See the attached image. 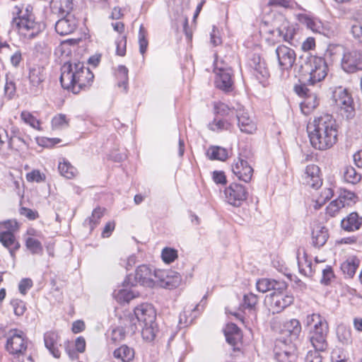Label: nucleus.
Segmentation results:
<instances>
[{"label":"nucleus","instance_id":"obj_26","mask_svg":"<svg viewBox=\"0 0 362 362\" xmlns=\"http://www.w3.org/2000/svg\"><path fill=\"white\" fill-rule=\"evenodd\" d=\"M52 13L62 16H67L73 9V0H52Z\"/></svg>","mask_w":362,"mask_h":362},{"label":"nucleus","instance_id":"obj_51","mask_svg":"<svg viewBox=\"0 0 362 362\" xmlns=\"http://www.w3.org/2000/svg\"><path fill=\"white\" fill-rule=\"evenodd\" d=\"M252 62L254 69L258 73H259L263 77H267L269 76L268 70L264 67V64L261 62V59L259 56H254Z\"/></svg>","mask_w":362,"mask_h":362},{"label":"nucleus","instance_id":"obj_52","mask_svg":"<svg viewBox=\"0 0 362 362\" xmlns=\"http://www.w3.org/2000/svg\"><path fill=\"white\" fill-rule=\"evenodd\" d=\"M103 213L100 208H96L93 210L91 217H90L88 220L86 221V223L88 221L90 230H93L94 227L98 225L99 220L103 216Z\"/></svg>","mask_w":362,"mask_h":362},{"label":"nucleus","instance_id":"obj_7","mask_svg":"<svg viewBox=\"0 0 362 362\" xmlns=\"http://www.w3.org/2000/svg\"><path fill=\"white\" fill-rule=\"evenodd\" d=\"M274 353L275 358L279 362H295L297 358L296 344L283 337L276 340Z\"/></svg>","mask_w":362,"mask_h":362},{"label":"nucleus","instance_id":"obj_61","mask_svg":"<svg viewBox=\"0 0 362 362\" xmlns=\"http://www.w3.org/2000/svg\"><path fill=\"white\" fill-rule=\"evenodd\" d=\"M332 362H344L346 361V356L343 351L337 349L332 351L331 354Z\"/></svg>","mask_w":362,"mask_h":362},{"label":"nucleus","instance_id":"obj_23","mask_svg":"<svg viewBox=\"0 0 362 362\" xmlns=\"http://www.w3.org/2000/svg\"><path fill=\"white\" fill-rule=\"evenodd\" d=\"M76 25L74 19L64 16L55 23V30L60 35H66L72 33Z\"/></svg>","mask_w":362,"mask_h":362},{"label":"nucleus","instance_id":"obj_40","mask_svg":"<svg viewBox=\"0 0 362 362\" xmlns=\"http://www.w3.org/2000/svg\"><path fill=\"white\" fill-rule=\"evenodd\" d=\"M16 87L13 79L8 75L6 76V83L4 86V94L8 99H12L16 94Z\"/></svg>","mask_w":362,"mask_h":362},{"label":"nucleus","instance_id":"obj_17","mask_svg":"<svg viewBox=\"0 0 362 362\" xmlns=\"http://www.w3.org/2000/svg\"><path fill=\"white\" fill-rule=\"evenodd\" d=\"M236 117L240 130L245 134H253L257 129L255 122L250 118L244 107H240L236 110Z\"/></svg>","mask_w":362,"mask_h":362},{"label":"nucleus","instance_id":"obj_57","mask_svg":"<svg viewBox=\"0 0 362 362\" xmlns=\"http://www.w3.org/2000/svg\"><path fill=\"white\" fill-rule=\"evenodd\" d=\"M347 48L341 45H329L327 49V54H329L330 57H334L336 54L343 56L344 50H346Z\"/></svg>","mask_w":362,"mask_h":362},{"label":"nucleus","instance_id":"obj_10","mask_svg":"<svg viewBox=\"0 0 362 362\" xmlns=\"http://www.w3.org/2000/svg\"><path fill=\"white\" fill-rule=\"evenodd\" d=\"M226 202L235 207H240L247 200V189L243 185L233 182L224 190Z\"/></svg>","mask_w":362,"mask_h":362},{"label":"nucleus","instance_id":"obj_60","mask_svg":"<svg viewBox=\"0 0 362 362\" xmlns=\"http://www.w3.org/2000/svg\"><path fill=\"white\" fill-rule=\"evenodd\" d=\"M351 32L353 37L362 43V25L359 23H356L352 25Z\"/></svg>","mask_w":362,"mask_h":362},{"label":"nucleus","instance_id":"obj_63","mask_svg":"<svg viewBox=\"0 0 362 362\" xmlns=\"http://www.w3.org/2000/svg\"><path fill=\"white\" fill-rule=\"evenodd\" d=\"M334 277V273L331 267H327L325 269L322 270V276L320 280L321 283L324 284H328Z\"/></svg>","mask_w":362,"mask_h":362},{"label":"nucleus","instance_id":"obj_14","mask_svg":"<svg viewBox=\"0 0 362 362\" xmlns=\"http://www.w3.org/2000/svg\"><path fill=\"white\" fill-rule=\"evenodd\" d=\"M266 300L272 313H279L293 303L294 297L292 294L279 291L273 292L267 296Z\"/></svg>","mask_w":362,"mask_h":362},{"label":"nucleus","instance_id":"obj_44","mask_svg":"<svg viewBox=\"0 0 362 362\" xmlns=\"http://www.w3.org/2000/svg\"><path fill=\"white\" fill-rule=\"evenodd\" d=\"M69 121L65 115L59 114L52 119V126L54 129H61L67 127Z\"/></svg>","mask_w":362,"mask_h":362},{"label":"nucleus","instance_id":"obj_5","mask_svg":"<svg viewBox=\"0 0 362 362\" xmlns=\"http://www.w3.org/2000/svg\"><path fill=\"white\" fill-rule=\"evenodd\" d=\"M252 156L253 154L250 149L241 148L238 158L234 159L231 165L233 173L238 180L245 182H249L253 175V169L249 163Z\"/></svg>","mask_w":362,"mask_h":362},{"label":"nucleus","instance_id":"obj_21","mask_svg":"<svg viewBox=\"0 0 362 362\" xmlns=\"http://www.w3.org/2000/svg\"><path fill=\"white\" fill-rule=\"evenodd\" d=\"M276 31L278 35L282 37L283 40L289 43L291 45H295L293 42L294 36L296 34L295 26L291 24L288 21L283 20L281 25L276 28Z\"/></svg>","mask_w":362,"mask_h":362},{"label":"nucleus","instance_id":"obj_11","mask_svg":"<svg viewBox=\"0 0 362 362\" xmlns=\"http://www.w3.org/2000/svg\"><path fill=\"white\" fill-rule=\"evenodd\" d=\"M332 100L334 105L340 108L341 114L345 115L347 119L354 115L353 100L346 90L339 88L333 92Z\"/></svg>","mask_w":362,"mask_h":362},{"label":"nucleus","instance_id":"obj_28","mask_svg":"<svg viewBox=\"0 0 362 362\" xmlns=\"http://www.w3.org/2000/svg\"><path fill=\"white\" fill-rule=\"evenodd\" d=\"M58 170L60 175L66 179H73L78 173L76 168L65 158L59 162Z\"/></svg>","mask_w":362,"mask_h":362},{"label":"nucleus","instance_id":"obj_1","mask_svg":"<svg viewBox=\"0 0 362 362\" xmlns=\"http://www.w3.org/2000/svg\"><path fill=\"white\" fill-rule=\"evenodd\" d=\"M313 130L309 132L311 145L315 148L324 151L336 144L338 127L336 120L329 114H322L313 120Z\"/></svg>","mask_w":362,"mask_h":362},{"label":"nucleus","instance_id":"obj_56","mask_svg":"<svg viewBox=\"0 0 362 362\" xmlns=\"http://www.w3.org/2000/svg\"><path fill=\"white\" fill-rule=\"evenodd\" d=\"M318 322L322 324V322H327L326 320L320 314L313 313L308 315L305 320V325L307 326L318 325Z\"/></svg>","mask_w":362,"mask_h":362},{"label":"nucleus","instance_id":"obj_36","mask_svg":"<svg viewBox=\"0 0 362 362\" xmlns=\"http://www.w3.org/2000/svg\"><path fill=\"white\" fill-rule=\"evenodd\" d=\"M126 337V332L124 327H117L111 331L108 336V341L112 344H117L122 341Z\"/></svg>","mask_w":362,"mask_h":362},{"label":"nucleus","instance_id":"obj_58","mask_svg":"<svg viewBox=\"0 0 362 362\" xmlns=\"http://www.w3.org/2000/svg\"><path fill=\"white\" fill-rule=\"evenodd\" d=\"M33 283L32 279L25 278L21 280L18 284V290L23 295H25L28 291L33 287Z\"/></svg>","mask_w":362,"mask_h":362},{"label":"nucleus","instance_id":"obj_47","mask_svg":"<svg viewBox=\"0 0 362 362\" xmlns=\"http://www.w3.org/2000/svg\"><path fill=\"white\" fill-rule=\"evenodd\" d=\"M356 195L354 192L346 190L341 189L337 199H341L344 206L346 205H350L351 203L355 202Z\"/></svg>","mask_w":362,"mask_h":362},{"label":"nucleus","instance_id":"obj_27","mask_svg":"<svg viewBox=\"0 0 362 362\" xmlns=\"http://www.w3.org/2000/svg\"><path fill=\"white\" fill-rule=\"evenodd\" d=\"M362 218L356 212L351 213L346 218L341 220V226L346 231H354L360 228Z\"/></svg>","mask_w":362,"mask_h":362},{"label":"nucleus","instance_id":"obj_15","mask_svg":"<svg viewBox=\"0 0 362 362\" xmlns=\"http://www.w3.org/2000/svg\"><path fill=\"white\" fill-rule=\"evenodd\" d=\"M214 71L216 86L226 92L230 91L233 86L232 70L230 68L216 67Z\"/></svg>","mask_w":362,"mask_h":362},{"label":"nucleus","instance_id":"obj_62","mask_svg":"<svg viewBox=\"0 0 362 362\" xmlns=\"http://www.w3.org/2000/svg\"><path fill=\"white\" fill-rule=\"evenodd\" d=\"M126 37H120L116 42L117 49L116 52L119 56H124L126 53Z\"/></svg>","mask_w":362,"mask_h":362},{"label":"nucleus","instance_id":"obj_29","mask_svg":"<svg viewBox=\"0 0 362 362\" xmlns=\"http://www.w3.org/2000/svg\"><path fill=\"white\" fill-rule=\"evenodd\" d=\"M45 79V73L44 67L35 66L30 69L29 80L33 86L37 87Z\"/></svg>","mask_w":362,"mask_h":362},{"label":"nucleus","instance_id":"obj_43","mask_svg":"<svg viewBox=\"0 0 362 362\" xmlns=\"http://www.w3.org/2000/svg\"><path fill=\"white\" fill-rule=\"evenodd\" d=\"M230 126V123L226 120L218 119H214L209 124V129L214 132L227 130Z\"/></svg>","mask_w":362,"mask_h":362},{"label":"nucleus","instance_id":"obj_25","mask_svg":"<svg viewBox=\"0 0 362 362\" xmlns=\"http://www.w3.org/2000/svg\"><path fill=\"white\" fill-rule=\"evenodd\" d=\"M300 332L301 325L300 322L296 319H292L286 322L284 325V329H282V333L285 336H288L289 337V339L288 340L291 341L292 342L293 340L298 338Z\"/></svg>","mask_w":362,"mask_h":362},{"label":"nucleus","instance_id":"obj_33","mask_svg":"<svg viewBox=\"0 0 362 362\" xmlns=\"http://www.w3.org/2000/svg\"><path fill=\"white\" fill-rule=\"evenodd\" d=\"M206 155L210 160L223 161L228 158V151L220 146H211L208 149Z\"/></svg>","mask_w":362,"mask_h":362},{"label":"nucleus","instance_id":"obj_45","mask_svg":"<svg viewBox=\"0 0 362 362\" xmlns=\"http://www.w3.org/2000/svg\"><path fill=\"white\" fill-rule=\"evenodd\" d=\"M337 337L339 340L344 344H348L351 342V331L345 327L341 326L337 328Z\"/></svg>","mask_w":362,"mask_h":362},{"label":"nucleus","instance_id":"obj_2","mask_svg":"<svg viewBox=\"0 0 362 362\" xmlns=\"http://www.w3.org/2000/svg\"><path fill=\"white\" fill-rule=\"evenodd\" d=\"M93 78V74L82 62H67L62 67V86L64 89L71 90L74 93H78L90 86Z\"/></svg>","mask_w":362,"mask_h":362},{"label":"nucleus","instance_id":"obj_35","mask_svg":"<svg viewBox=\"0 0 362 362\" xmlns=\"http://www.w3.org/2000/svg\"><path fill=\"white\" fill-rule=\"evenodd\" d=\"M114 297L119 303H129L136 297L134 293L127 288L120 289L114 292Z\"/></svg>","mask_w":362,"mask_h":362},{"label":"nucleus","instance_id":"obj_8","mask_svg":"<svg viewBox=\"0 0 362 362\" xmlns=\"http://www.w3.org/2000/svg\"><path fill=\"white\" fill-rule=\"evenodd\" d=\"M340 64L342 70L348 74L362 71V49L347 48L341 57Z\"/></svg>","mask_w":362,"mask_h":362},{"label":"nucleus","instance_id":"obj_20","mask_svg":"<svg viewBox=\"0 0 362 362\" xmlns=\"http://www.w3.org/2000/svg\"><path fill=\"white\" fill-rule=\"evenodd\" d=\"M60 337L55 332H47L44 334V342L45 347L49 353L56 358L61 356L59 347L62 346L59 343Z\"/></svg>","mask_w":362,"mask_h":362},{"label":"nucleus","instance_id":"obj_9","mask_svg":"<svg viewBox=\"0 0 362 362\" xmlns=\"http://www.w3.org/2000/svg\"><path fill=\"white\" fill-rule=\"evenodd\" d=\"M164 274L163 271L153 270L150 267L142 264L136 269L134 279L136 283L141 286L152 288L155 285L156 279L163 281Z\"/></svg>","mask_w":362,"mask_h":362},{"label":"nucleus","instance_id":"obj_46","mask_svg":"<svg viewBox=\"0 0 362 362\" xmlns=\"http://www.w3.org/2000/svg\"><path fill=\"white\" fill-rule=\"evenodd\" d=\"M274 284V279L266 278L260 279L256 282V288L258 291L266 293L272 289V285Z\"/></svg>","mask_w":362,"mask_h":362},{"label":"nucleus","instance_id":"obj_53","mask_svg":"<svg viewBox=\"0 0 362 362\" xmlns=\"http://www.w3.org/2000/svg\"><path fill=\"white\" fill-rule=\"evenodd\" d=\"M18 226L16 220H6L0 222V231H9L10 233H14L18 230Z\"/></svg>","mask_w":362,"mask_h":362},{"label":"nucleus","instance_id":"obj_12","mask_svg":"<svg viewBox=\"0 0 362 362\" xmlns=\"http://www.w3.org/2000/svg\"><path fill=\"white\" fill-rule=\"evenodd\" d=\"M329 326L327 322L322 324L318 322V325H314L310 330V341L316 351H324L327 346V336Z\"/></svg>","mask_w":362,"mask_h":362},{"label":"nucleus","instance_id":"obj_18","mask_svg":"<svg viewBox=\"0 0 362 362\" xmlns=\"http://www.w3.org/2000/svg\"><path fill=\"white\" fill-rule=\"evenodd\" d=\"M134 315L138 321L144 325L154 323L156 317V311L151 304L142 303L134 309Z\"/></svg>","mask_w":362,"mask_h":362},{"label":"nucleus","instance_id":"obj_32","mask_svg":"<svg viewBox=\"0 0 362 362\" xmlns=\"http://www.w3.org/2000/svg\"><path fill=\"white\" fill-rule=\"evenodd\" d=\"M343 178L346 182L356 185L361 180V175L354 167L347 165L343 168Z\"/></svg>","mask_w":362,"mask_h":362},{"label":"nucleus","instance_id":"obj_19","mask_svg":"<svg viewBox=\"0 0 362 362\" xmlns=\"http://www.w3.org/2000/svg\"><path fill=\"white\" fill-rule=\"evenodd\" d=\"M0 243L6 248L14 260L16 259V252L21 247V244L16 240L14 234L9 231H0Z\"/></svg>","mask_w":362,"mask_h":362},{"label":"nucleus","instance_id":"obj_30","mask_svg":"<svg viewBox=\"0 0 362 362\" xmlns=\"http://www.w3.org/2000/svg\"><path fill=\"white\" fill-rule=\"evenodd\" d=\"M359 260L355 257L347 259L341 264V270L344 274L351 278L354 276L357 268L358 267Z\"/></svg>","mask_w":362,"mask_h":362},{"label":"nucleus","instance_id":"obj_6","mask_svg":"<svg viewBox=\"0 0 362 362\" xmlns=\"http://www.w3.org/2000/svg\"><path fill=\"white\" fill-rule=\"evenodd\" d=\"M6 350L18 359L16 362L26 361L22 359L28 347L27 339L21 330L13 329L8 332Z\"/></svg>","mask_w":362,"mask_h":362},{"label":"nucleus","instance_id":"obj_37","mask_svg":"<svg viewBox=\"0 0 362 362\" xmlns=\"http://www.w3.org/2000/svg\"><path fill=\"white\" fill-rule=\"evenodd\" d=\"M157 328L156 323H149L144 325L141 329V335L143 339L146 341H152L156 337Z\"/></svg>","mask_w":362,"mask_h":362},{"label":"nucleus","instance_id":"obj_54","mask_svg":"<svg viewBox=\"0 0 362 362\" xmlns=\"http://www.w3.org/2000/svg\"><path fill=\"white\" fill-rule=\"evenodd\" d=\"M11 305L13 308L15 315L17 316L23 315L26 310L25 304L21 300L14 299L11 300Z\"/></svg>","mask_w":362,"mask_h":362},{"label":"nucleus","instance_id":"obj_39","mask_svg":"<svg viewBox=\"0 0 362 362\" xmlns=\"http://www.w3.org/2000/svg\"><path fill=\"white\" fill-rule=\"evenodd\" d=\"M147 36V31L144 27L143 25H141L139 28V52L140 53L144 55L147 49L148 42L146 39Z\"/></svg>","mask_w":362,"mask_h":362},{"label":"nucleus","instance_id":"obj_3","mask_svg":"<svg viewBox=\"0 0 362 362\" xmlns=\"http://www.w3.org/2000/svg\"><path fill=\"white\" fill-rule=\"evenodd\" d=\"M15 9L17 16L13 18L11 23L13 27L17 28L21 36L31 40L45 30V24L35 21L31 6L28 5L24 9L16 6Z\"/></svg>","mask_w":362,"mask_h":362},{"label":"nucleus","instance_id":"obj_13","mask_svg":"<svg viewBox=\"0 0 362 362\" xmlns=\"http://www.w3.org/2000/svg\"><path fill=\"white\" fill-rule=\"evenodd\" d=\"M275 52L280 70L288 73L296 59L295 51L284 45H280L276 48Z\"/></svg>","mask_w":362,"mask_h":362},{"label":"nucleus","instance_id":"obj_31","mask_svg":"<svg viewBox=\"0 0 362 362\" xmlns=\"http://www.w3.org/2000/svg\"><path fill=\"white\" fill-rule=\"evenodd\" d=\"M3 134H5V137L7 139L8 147L9 149H13L15 148V138L21 134V132L19 129L16 127H11V134H8V132L4 129H0V145L1 146L4 144V141L3 140Z\"/></svg>","mask_w":362,"mask_h":362},{"label":"nucleus","instance_id":"obj_38","mask_svg":"<svg viewBox=\"0 0 362 362\" xmlns=\"http://www.w3.org/2000/svg\"><path fill=\"white\" fill-rule=\"evenodd\" d=\"M258 296L252 293L245 294L243 296V307L245 308L255 310L258 303Z\"/></svg>","mask_w":362,"mask_h":362},{"label":"nucleus","instance_id":"obj_64","mask_svg":"<svg viewBox=\"0 0 362 362\" xmlns=\"http://www.w3.org/2000/svg\"><path fill=\"white\" fill-rule=\"evenodd\" d=\"M318 351L316 350L314 351H310L305 357V362H322V357Z\"/></svg>","mask_w":362,"mask_h":362},{"label":"nucleus","instance_id":"obj_34","mask_svg":"<svg viewBox=\"0 0 362 362\" xmlns=\"http://www.w3.org/2000/svg\"><path fill=\"white\" fill-rule=\"evenodd\" d=\"M300 21L304 25H306L308 28L310 29L312 31L324 34L323 26L319 20L304 16H302Z\"/></svg>","mask_w":362,"mask_h":362},{"label":"nucleus","instance_id":"obj_59","mask_svg":"<svg viewBox=\"0 0 362 362\" xmlns=\"http://www.w3.org/2000/svg\"><path fill=\"white\" fill-rule=\"evenodd\" d=\"M26 178L28 182H40L42 181H44V180L45 179V175L41 174L39 170H34L32 172L27 174Z\"/></svg>","mask_w":362,"mask_h":362},{"label":"nucleus","instance_id":"obj_16","mask_svg":"<svg viewBox=\"0 0 362 362\" xmlns=\"http://www.w3.org/2000/svg\"><path fill=\"white\" fill-rule=\"evenodd\" d=\"M320 173V170L317 165L313 164L308 165L303 176V184L315 189L320 187L322 180Z\"/></svg>","mask_w":362,"mask_h":362},{"label":"nucleus","instance_id":"obj_22","mask_svg":"<svg viewBox=\"0 0 362 362\" xmlns=\"http://www.w3.org/2000/svg\"><path fill=\"white\" fill-rule=\"evenodd\" d=\"M329 238L328 229L320 224L315 226L312 230V245L317 248L325 245Z\"/></svg>","mask_w":362,"mask_h":362},{"label":"nucleus","instance_id":"obj_4","mask_svg":"<svg viewBox=\"0 0 362 362\" xmlns=\"http://www.w3.org/2000/svg\"><path fill=\"white\" fill-rule=\"evenodd\" d=\"M304 72L302 75L303 84L296 86L295 90L300 96H308L309 90L307 85L314 86L321 82L327 75V65L322 57H312L303 67Z\"/></svg>","mask_w":362,"mask_h":362},{"label":"nucleus","instance_id":"obj_42","mask_svg":"<svg viewBox=\"0 0 362 362\" xmlns=\"http://www.w3.org/2000/svg\"><path fill=\"white\" fill-rule=\"evenodd\" d=\"M21 118L33 128L40 129V122L28 111H23L21 114Z\"/></svg>","mask_w":362,"mask_h":362},{"label":"nucleus","instance_id":"obj_48","mask_svg":"<svg viewBox=\"0 0 362 362\" xmlns=\"http://www.w3.org/2000/svg\"><path fill=\"white\" fill-rule=\"evenodd\" d=\"M161 257L164 262L171 263L177 257V251L170 247H165L162 250Z\"/></svg>","mask_w":362,"mask_h":362},{"label":"nucleus","instance_id":"obj_55","mask_svg":"<svg viewBox=\"0 0 362 362\" xmlns=\"http://www.w3.org/2000/svg\"><path fill=\"white\" fill-rule=\"evenodd\" d=\"M214 109L216 115L221 116L228 115L230 112H233L226 104L221 102L214 103Z\"/></svg>","mask_w":362,"mask_h":362},{"label":"nucleus","instance_id":"obj_24","mask_svg":"<svg viewBox=\"0 0 362 362\" xmlns=\"http://www.w3.org/2000/svg\"><path fill=\"white\" fill-rule=\"evenodd\" d=\"M113 357L120 362H132L134 359L135 351L127 344H122L115 349L112 353Z\"/></svg>","mask_w":362,"mask_h":362},{"label":"nucleus","instance_id":"obj_50","mask_svg":"<svg viewBox=\"0 0 362 362\" xmlns=\"http://www.w3.org/2000/svg\"><path fill=\"white\" fill-rule=\"evenodd\" d=\"M117 78L119 79L118 86H124V89H126L128 83V69L125 66H119L117 70Z\"/></svg>","mask_w":362,"mask_h":362},{"label":"nucleus","instance_id":"obj_41","mask_svg":"<svg viewBox=\"0 0 362 362\" xmlns=\"http://www.w3.org/2000/svg\"><path fill=\"white\" fill-rule=\"evenodd\" d=\"M25 245L32 254H40L42 252V246L38 240L28 238L25 241Z\"/></svg>","mask_w":362,"mask_h":362},{"label":"nucleus","instance_id":"obj_49","mask_svg":"<svg viewBox=\"0 0 362 362\" xmlns=\"http://www.w3.org/2000/svg\"><path fill=\"white\" fill-rule=\"evenodd\" d=\"M344 207V204L341 202V199H334L329 203L326 208L327 214L330 216H334L339 211V210Z\"/></svg>","mask_w":362,"mask_h":362}]
</instances>
